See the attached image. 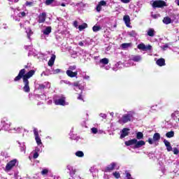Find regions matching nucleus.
<instances>
[{
    "label": "nucleus",
    "mask_w": 179,
    "mask_h": 179,
    "mask_svg": "<svg viewBox=\"0 0 179 179\" xmlns=\"http://www.w3.org/2000/svg\"><path fill=\"white\" fill-rule=\"evenodd\" d=\"M108 62H110V60L107 58H103L101 59L99 61V66L101 68H104V69H106V71H108V69H110V66H106V65H108Z\"/></svg>",
    "instance_id": "nucleus-7"
},
{
    "label": "nucleus",
    "mask_w": 179,
    "mask_h": 179,
    "mask_svg": "<svg viewBox=\"0 0 179 179\" xmlns=\"http://www.w3.org/2000/svg\"><path fill=\"white\" fill-rule=\"evenodd\" d=\"M113 176L115 178H120V177H121V174H120V172L118 171L113 172Z\"/></svg>",
    "instance_id": "nucleus-36"
},
{
    "label": "nucleus",
    "mask_w": 179,
    "mask_h": 179,
    "mask_svg": "<svg viewBox=\"0 0 179 179\" xmlns=\"http://www.w3.org/2000/svg\"><path fill=\"white\" fill-rule=\"evenodd\" d=\"M91 131H92V133L94 134H97L98 132L97 128H95V127L92 128Z\"/></svg>",
    "instance_id": "nucleus-42"
},
{
    "label": "nucleus",
    "mask_w": 179,
    "mask_h": 179,
    "mask_svg": "<svg viewBox=\"0 0 179 179\" xmlns=\"http://www.w3.org/2000/svg\"><path fill=\"white\" fill-rule=\"evenodd\" d=\"M86 27H87V24H83L79 25L78 29L80 31H82V30H84V29H86Z\"/></svg>",
    "instance_id": "nucleus-34"
},
{
    "label": "nucleus",
    "mask_w": 179,
    "mask_h": 179,
    "mask_svg": "<svg viewBox=\"0 0 179 179\" xmlns=\"http://www.w3.org/2000/svg\"><path fill=\"white\" fill-rule=\"evenodd\" d=\"M34 159H37V157H38V152H36L34 153L33 155Z\"/></svg>",
    "instance_id": "nucleus-49"
},
{
    "label": "nucleus",
    "mask_w": 179,
    "mask_h": 179,
    "mask_svg": "<svg viewBox=\"0 0 179 179\" xmlns=\"http://www.w3.org/2000/svg\"><path fill=\"white\" fill-rule=\"evenodd\" d=\"M121 47H122V50H127V48H129L132 47V43H122L121 45Z\"/></svg>",
    "instance_id": "nucleus-22"
},
{
    "label": "nucleus",
    "mask_w": 179,
    "mask_h": 179,
    "mask_svg": "<svg viewBox=\"0 0 179 179\" xmlns=\"http://www.w3.org/2000/svg\"><path fill=\"white\" fill-rule=\"evenodd\" d=\"M34 135L35 136V141L38 146H43V142H41V138L38 135V130L36 128L34 129Z\"/></svg>",
    "instance_id": "nucleus-8"
},
{
    "label": "nucleus",
    "mask_w": 179,
    "mask_h": 179,
    "mask_svg": "<svg viewBox=\"0 0 179 179\" xmlns=\"http://www.w3.org/2000/svg\"><path fill=\"white\" fill-rule=\"evenodd\" d=\"M51 30V27H46L45 29L42 31V33H43L44 36H50Z\"/></svg>",
    "instance_id": "nucleus-20"
},
{
    "label": "nucleus",
    "mask_w": 179,
    "mask_h": 179,
    "mask_svg": "<svg viewBox=\"0 0 179 179\" xmlns=\"http://www.w3.org/2000/svg\"><path fill=\"white\" fill-rule=\"evenodd\" d=\"M67 170H69V175L71 176V177H73V176H75V173H76V169H75V168H73V166H72L71 165H68Z\"/></svg>",
    "instance_id": "nucleus-15"
},
{
    "label": "nucleus",
    "mask_w": 179,
    "mask_h": 179,
    "mask_svg": "<svg viewBox=\"0 0 179 179\" xmlns=\"http://www.w3.org/2000/svg\"><path fill=\"white\" fill-rule=\"evenodd\" d=\"M14 177H15V179L20 178V176H19V175L17 173H15Z\"/></svg>",
    "instance_id": "nucleus-57"
},
{
    "label": "nucleus",
    "mask_w": 179,
    "mask_h": 179,
    "mask_svg": "<svg viewBox=\"0 0 179 179\" xmlns=\"http://www.w3.org/2000/svg\"><path fill=\"white\" fill-rule=\"evenodd\" d=\"M76 69V66L73 65V66H70L69 68V71H71V72L73 71H75Z\"/></svg>",
    "instance_id": "nucleus-41"
},
{
    "label": "nucleus",
    "mask_w": 179,
    "mask_h": 179,
    "mask_svg": "<svg viewBox=\"0 0 179 179\" xmlns=\"http://www.w3.org/2000/svg\"><path fill=\"white\" fill-rule=\"evenodd\" d=\"M134 120V115L129 113L127 114H124L122 117L119 119L118 122L119 124H127V122H129Z\"/></svg>",
    "instance_id": "nucleus-3"
},
{
    "label": "nucleus",
    "mask_w": 179,
    "mask_h": 179,
    "mask_svg": "<svg viewBox=\"0 0 179 179\" xmlns=\"http://www.w3.org/2000/svg\"><path fill=\"white\" fill-rule=\"evenodd\" d=\"M166 149H167L168 152H171V150H173V148L171 147V145H168L166 147Z\"/></svg>",
    "instance_id": "nucleus-50"
},
{
    "label": "nucleus",
    "mask_w": 179,
    "mask_h": 179,
    "mask_svg": "<svg viewBox=\"0 0 179 179\" xmlns=\"http://www.w3.org/2000/svg\"><path fill=\"white\" fill-rule=\"evenodd\" d=\"M76 156H77V157H83V156H85V154L82 151H77L76 152Z\"/></svg>",
    "instance_id": "nucleus-33"
},
{
    "label": "nucleus",
    "mask_w": 179,
    "mask_h": 179,
    "mask_svg": "<svg viewBox=\"0 0 179 179\" xmlns=\"http://www.w3.org/2000/svg\"><path fill=\"white\" fill-rule=\"evenodd\" d=\"M73 26H74V27L78 28V21H74Z\"/></svg>",
    "instance_id": "nucleus-58"
},
{
    "label": "nucleus",
    "mask_w": 179,
    "mask_h": 179,
    "mask_svg": "<svg viewBox=\"0 0 179 179\" xmlns=\"http://www.w3.org/2000/svg\"><path fill=\"white\" fill-rule=\"evenodd\" d=\"M23 82H24V86L23 87V90L26 93H29V92H30V87L29 86V80H23Z\"/></svg>",
    "instance_id": "nucleus-16"
},
{
    "label": "nucleus",
    "mask_w": 179,
    "mask_h": 179,
    "mask_svg": "<svg viewBox=\"0 0 179 179\" xmlns=\"http://www.w3.org/2000/svg\"><path fill=\"white\" fill-rule=\"evenodd\" d=\"M78 72H79V69L76 70L74 72L67 70L66 73L67 76H69V78H76V76H78Z\"/></svg>",
    "instance_id": "nucleus-13"
},
{
    "label": "nucleus",
    "mask_w": 179,
    "mask_h": 179,
    "mask_svg": "<svg viewBox=\"0 0 179 179\" xmlns=\"http://www.w3.org/2000/svg\"><path fill=\"white\" fill-rule=\"evenodd\" d=\"M30 55H33L34 57L37 56V53L36 52V50H30L29 52L28 53V56L30 57Z\"/></svg>",
    "instance_id": "nucleus-37"
},
{
    "label": "nucleus",
    "mask_w": 179,
    "mask_h": 179,
    "mask_svg": "<svg viewBox=\"0 0 179 179\" xmlns=\"http://www.w3.org/2000/svg\"><path fill=\"white\" fill-rule=\"evenodd\" d=\"M53 101L55 104V106H68L69 104L66 101H65V96H62L59 99L54 98Z\"/></svg>",
    "instance_id": "nucleus-6"
},
{
    "label": "nucleus",
    "mask_w": 179,
    "mask_h": 179,
    "mask_svg": "<svg viewBox=\"0 0 179 179\" xmlns=\"http://www.w3.org/2000/svg\"><path fill=\"white\" fill-rule=\"evenodd\" d=\"M166 138H173L174 137V131H171L167 132L166 134Z\"/></svg>",
    "instance_id": "nucleus-29"
},
{
    "label": "nucleus",
    "mask_w": 179,
    "mask_h": 179,
    "mask_svg": "<svg viewBox=\"0 0 179 179\" xmlns=\"http://www.w3.org/2000/svg\"><path fill=\"white\" fill-rule=\"evenodd\" d=\"M137 48H138V50H142L143 51H146V45L143 43L138 44Z\"/></svg>",
    "instance_id": "nucleus-27"
},
{
    "label": "nucleus",
    "mask_w": 179,
    "mask_h": 179,
    "mask_svg": "<svg viewBox=\"0 0 179 179\" xmlns=\"http://www.w3.org/2000/svg\"><path fill=\"white\" fill-rule=\"evenodd\" d=\"M99 117H101V118H104V120H106V118H107V115L105 113H101L99 114Z\"/></svg>",
    "instance_id": "nucleus-47"
},
{
    "label": "nucleus",
    "mask_w": 179,
    "mask_h": 179,
    "mask_svg": "<svg viewBox=\"0 0 179 179\" xmlns=\"http://www.w3.org/2000/svg\"><path fill=\"white\" fill-rule=\"evenodd\" d=\"M148 143H150V145H153V138H149Z\"/></svg>",
    "instance_id": "nucleus-54"
},
{
    "label": "nucleus",
    "mask_w": 179,
    "mask_h": 179,
    "mask_svg": "<svg viewBox=\"0 0 179 179\" xmlns=\"http://www.w3.org/2000/svg\"><path fill=\"white\" fill-rule=\"evenodd\" d=\"M164 145H165V146H166V148H167V146H170V142H169V141H167V140H164Z\"/></svg>",
    "instance_id": "nucleus-44"
},
{
    "label": "nucleus",
    "mask_w": 179,
    "mask_h": 179,
    "mask_svg": "<svg viewBox=\"0 0 179 179\" xmlns=\"http://www.w3.org/2000/svg\"><path fill=\"white\" fill-rule=\"evenodd\" d=\"M123 20L127 26V27H131V17L129 15H127L123 17Z\"/></svg>",
    "instance_id": "nucleus-14"
},
{
    "label": "nucleus",
    "mask_w": 179,
    "mask_h": 179,
    "mask_svg": "<svg viewBox=\"0 0 179 179\" xmlns=\"http://www.w3.org/2000/svg\"><path fill=\"white\" fill-rule=\"evenodd\" d=\"M84 79H85L86 80H89V79H90V77L89 76H85Z\"/></svg>",
    "instance_id": "nucleus-59"
},
{
    "label": "nucleus",
    "mask_w": 179,
    "mask_h": 179,
    "mask_svg": "<svg viewBox=\"0 0 179 179\" xmlns=\"http://www.w3.org/2000/svg\"><path fill=\"white\" fill-rule=\"evenodd\" d=\"M59 72H61V69H57L54 70L53 73H59Z\"/></svg>",
    "instance_id": "nucleus-55"
},
{
    "label": "nucleus",
    "mask_w": 179,
    "mask_h": 179,
    "mask_svg": "<svg viewBox=\"0 0 179 179\" xmlns=\"http://www.w3.org/2000/svg\"><path fill=\"white\" fill-rule=\"evenodd\" d=\"M12 125V123L9 122V120H8V117H3L1 119V129H3L4 131H12V128H10V126Z\"/></svg>",
    "instance_id": "nucleus-4"
},
{
    "label": "nucleus",
    "mask_w": 179,
    "mask_h": 179,
    "mask_svg": "<svg viewBox=\"0 0 179 179\" xmlns=\"http://www.w3.org/2000/svg\"><path fill=\"white\" fill-rule=\"evenodd\" d=\"M147 36H149V37H155V36H156V31H155V29L149 28L147 30Z\"/></svg>",
    "instance_id": "nucleus-17"
},
{
    "label": "nucleus",
    "mask_w": 179,
    "mask_h": 179,
    "mask_svg": "<svg viewBox=\"0 0 179 179\" xmlns=\"http://www.w3.org/2000/svg\"><path fill=\"white\" fill-rule=\"evenodd\" d=\"M150 50H152V45H147L145 46V51H150Z\"/></svg>",
    "instance_id": "nucleus-46"
},
{
    "label": "nucleus",
    "mask_w": 179,
    "mask_h": 179,
    "mask_svg": "<svg viewBox=\"0 0 179 179\" xmlns=\"http://www.w3.org/2000/svg\"><path fill=\"white\" fill-rule=\"evenodd\" d=\"M24 73H26V70L24 69H21L18 76L15 78V82H17V80H20L22 78L23 80H29V79L36 73V71L34 70H31L26 74Z\"/></svg>",
    "instance_id": "nucleus-1"
},
{
    "label": "nucleus",
    "mask_w": 179,
    "mask_h": 179,
    "mask_svg": "<svg viewBox=\"0 0 179 179\" xmlns=\"http://www.w3.org/2000/svg\"><path fill=\"white\" fill-rule=\"evenodd\" d=\"M136 138L140 141V139H143V134L141 131L137 132Z\"/></svg>",
    "instance_id": "nucleus-31"
},
{
    "label": "nucleus",
    "mask_w": 179,
    "mask_h": 179,
    "mask_svg": "<svg viewBox=\"0 0 179 179\" xmlns=\"http://www.w3.org/2000/svg\"><path fill=\"white\" fill-rule=\"evenodd\" d=\"M31 48V45H29V46L25 45V46H24L25 50H27L28 48Z\"/></svg>",
    "instance_id": "nucleus-61"
},
{
    "label": "nucleus",
    "mask_w": 179,
    "mask_h": 179,
    "mask_svg": "<svg viewBox=\"0 0 179 179\" xmlns=\"http://www.w3.org/2000/svg\"><path fill=\"white\" fill-rule=\"evenodd\" d=\"M156 64L159 66H164V65H166V61L164 60V59L161 58L157 60Z\"/></svg>",
    "instance_id": "nucleus-21"
},
{
    "label": "nucleus",
    "mask_w": 179,
    "mask_h": 179,
    "mask_svg": "<svg viewBox=\"0 0 179 179\" xmlns=\"http://www.w3.org/2000/svg\"><path fill=\"white\" fill-rule=\"evenodd\" d=\"M99 5L101 6H106V5H107V2H106L104 0H102L99 3Z\"/></svg>",
    "instance_id": "nucleus-39"
},
{
    "label": "nucleus",
    "mask_w": 179,
    "mask_h": 179,
    "mask_svg": "<svg viewBox=\"0 0 179 179\" xmlns=\"http://www.w3.org/2000/svg\"><path fill=\"white\" fill-rule=\"evenodd\" d=\"M101 29V27L99 26V25H94L92 27V30L94 33L97 32V31H100V30Z\"/></svg>",
    "instance_id": "nucleus-28"
},
{
    "label": "nucleus",
    "mask_w": 179,
    "mask_h": 179,
    "mask_svg": "<svg viewBox=\"0 0 179 179\" xmlns=\"http://www.w3.org/2000/svg\"><path fill=\"white\" fill-rule=\"evenodd\" d=\"M26 33L27 34V38H29V41H31L30 36H31V34H33V31H31V29L27 28L26 29Z\"/></svg>",
    "instance_id": "nucleus-26"
},
{
    "label": "nucleus",
    "mask_w": 179,
    "mask_h": 179,
    "mask_svg": "<svg viewBox=\"0 0 179 179\" xmlns=\"http://www.w3.org/2000/svg\"><path fill=\"white\" fill-rule=\"evenodd\" d=\"M25 6H29V8L31 6H34V1H26Z\"/></svg>",
    "instance_id": "nucleus-35"
},
{
    "label": "nucleus",
    "mask_w": 179,
    "mask_h": 179,
    "mask_svg": "<svg viewBox=\"0 0 179 179\" xmlns=\"http://www.w3.org/2000/svg\"><path fill=\"white\" fill-rule=\"evenodd\" d=\"M176 3L177 4L178 6H179V0H176Z\"/></svg>",
    "instance_id": "nucleus-63"
},
{
    "label": "nucleus",
    "mask_w": 179,
    "mask_h": 179,
    "mask_svg": "<svg viewBox=\"0 0 179 179\" xmlns=\"http://www.w3.org/2000/svg\"><path fill=\"white\" fill-rule=\"evenodd\" d=\"M129 36H130V37H136L137 34L135 31H131L129 32Z\"/></svg>",
    "instance_id": "nucleus-38"
},
{
    "label": "nucleus",
    "mask_w": 179,
    "mask_h": 179,
    "mask_svg": "<svg viewBox=\"0 0 179 179\" xmlns=\"http://www.w3.org/2000/svg\"><path fill=\"white\" fill-rule=\"evenodd\" d=\"M157 15H152V17H154V19H157Z\"/></svg>",
    "instance_id": "nucleus-64"
},
{
    "label": "nucleus",
    "mask_w": 179,
    "mask_h": 179,
    "mask_svg": "<svg viewBox=\"0 0 179 179\" xmlns=\"http://www.w3.org/2000/svg\"><path fill=\"white\" fill-rule=\"evenodd\" d=\"M55 58H57L55 55H51V57H50V60L48 62V65L49 66H52V65H54V62H55Z\"/></svg>",
    "instance_id": "nucleus-19"
},
{
    "label": "nucleus",
    "mask_w": 179,
    "mask_h": 179,
    "mask_svg": "<svg viewBox=\"0 0 179 179\" xmlns=\"http://www.w3.org/2000/svg\"><path fill=\"white\" fill-rule=\"evenodd\" d=\"M54 2V0H46L45 1V4L46 5H51V3Z\"/></svg>",
    "instance_id": "nucleus-45"
},
{
    "label": "nucleus",
    "mask_w": 179,
    "mask_h": 179,
    "mask_svg": "<svg viewBox=\"0 0 179 179\" xmlns=\"http://www.w3.org/2000/svg\"><path fill=\"white\" fill-rule=\"evenodd\" d=\"M129 129L127 128H124L122 130V134L120 135V138L122 139L124 138H125V136H128V135L129 134Z\"/></svg>",
    "instance_id": "nucleus-18"
},
{
    "label": "nucleus",
    "mask_w": 179,
    "mask_h": 179,
    "mask_svg": "<svg viewBox=\"0 0 179 179\" xmlns=\"http://www.w3.org/2000/svg\"><path fill=\"white\" fill-rule=\"evenodd\" d=\"M78 100H83V98L82 97V94H80L78 97Z\"/></svg>",
    "instance_id": "nucleus-60"
},
{
    "label": "nucleus",
    "mask_w": 179,
    "mask_h": 179,
    "mask_svg": "<svg viewBox=\"0 0 179 179\" xmlns=\"http://www.w3.org/2000/svg\"><path fill=\"white\" fill-rule=\"evenodd\" d=\"M142 57L141 55H134L131 57V59L129 61L124 64V66H132L134 65V62L132 61H134L135 62H139V61H141Z\"/></svg>",
    "instance_id": "nucleus-5"
},
{
    "label": "nucleus",
    "mask_w": 179,
    "mask_h": 179,
    "mask_svg": "<svg viewBox=\"0 0 179 179\" xmlns=\"http://www.w3.org/2000/svg\"><path fill=\"white\" fill-rule=\"evenodd\" d=\"M44 148V145L43 146H37L35 148V152H38V153H41V152H43V148Z\"/></svg>",
    "instance_id": "nucleus-30"
},
{
    "label": "nucleus",
    "mask_w": 179,
    "mask_h": 179,
    "mask_svg": "<svg viewBox=\"0 0 179 179\" xmlns=\"http://www.w3.org/2000/svg\"><path fill=\"white\" fill-rule=\"evenodd\" d=\"M118 169H120V166H117V163L113 162L105 169L104 171L105 173H108L113 171V170H118Z\"/></svg>",
    "instance_id": "nucleus-9"
},
{
    "label": "nucleus",
    "mask_w": 179,
    "mask_h": 179,
    "mask_svg": "<svg viewBox=\"0 0 179 179\" xmlns=\"http://www.w3.org/2000/svg\"><path fill=\"white\" fill-rule=\"evenodd\" d=\"M64 83H66V85H71V82L69 81H64Z\"/></svg>",
    "instance_id": "nucleus-62"
},
{
    "label": "nucleus",
    "mask_w": 179,
    "mask_h": 179,
    "mask_svg": "<svg viewBox=\"0 0 179 179\" xmlns=\"http://www.w3.org/2000/svg\"><path fill=\"white\" fill-rule=\"evenodd\" d=\"M49 172H50V170L48 169H43L41 171V174L42 176H47V174H48Z\"/></svg>",
    "instance_id": "nucleus-32"
},
{
    "label": "nucleus",
    "mask_w": 179,
    "mask_h": 179,
    "mask_svg": "<svg viewBox=\"0 0 179 179\" xmlns=\"http://www.w3.org/2000/svg\"><path fill=\"white\" fill-rule=\"evenodd\" d=\"M173 153H174V155H178V153H179L178 149V148H174L173 149Z\"/></svg>",
    "instance_id": "nucleus-53"
},
{
    "label": "nucleus",
    "mask_w": 179,
    "mask_h": 179,
    "mask_svg": "<svg viewBox=\"0 0 179 179\" xmlns=\"http://www.w3.org/2000/svg\"><path fill=\"white\" fill-rule=\"evenodd\" d=\"M85 41H80L78 43V45H80V47H83L85 45Z\"/></svg>",
    "instance_id": "nucleus-51"
},
{
    "label": "nucleus",
    "mask_w": 179,
    "mask_h": 179,
    "mask_svg": "<svg viewBox=\"0 0 179 179\" xmlns=\"http://www.w3.org/2000/svg\"><path fill=\"white\" fill-rule=\"evenodd\" d=\"M122 3H129L131 2V0H120Z\"/></svg>",
    "instance_id": "nucleus-52"
},
{
    "label": "nucleus",
    "mask_w": 179,
    "mask_h": 179,
    "mask_svg": "<svg viewBox=\"0 0 179 179\" xmlns=\"http://www.w3.org/2000/svg\"><path fill=\"white\" fill-rule=\"evenodd\" d=\"M19 17H24L26 16V13L22 12L18 14Z\"/></svg>",
    "instance_id": "nucleus-43"
},
{
    "label": "nucleus",
    "mask_w": 179,
    "mask_h": 179,
    "mask_svg": "<svg viewBox=\"0 0 179 179\" xmlns=\"http://www.w3.org/2000/svg\"><path fill=\"white\" fill-rule=\"evenodd\" d=\"M45 85H42L43 89H44V87H48V88L50 87V83H45Z\"/></svg>",
    "instance_id": "nucleus-56"
},
{
    "label": "nucleus",
    "mask_w": 179,
    "mask_h": 179,
    "mask_svg": "<svg viewBox=\"0 0 179 179\" xmlns=\"http://www.w3.org/2000/svg\"><path fill=\"white\" fill-rule=\"evenodd\" d=\"M131 145H134V149H139V148H142V146H145V143L143 141H138L136 138H133L128 141H125L126 146H131Z\"/></svg>",
    "instance_id": "nucleus-2"
},
{
    "label": "nucleus",
    "mask_w": 179,
    "mask_h": 179,
    "mask_svg": "<svg viewBox=\"0 0 179 179\" xmlns=\"http://www.w3.org/2000/svg\"><path fill=\"white\" fill-rule=\"evenodd\" d=\"M16 163H17V159H13L10 161L6 166V171H10L11 169H13L15 166H16Z\"/></svg>",
    "instance_id": "nucleus-10"
},
{
    "label": "nucleus",
    "mask_w": 179,
    "mask_h": 179,
    "mask_svg": "<svg viewBox=\"0 0 179 179\" xmlns=\"http://www.w3.org/2000/svg\"><path fill=\"white\" fill-rule=\"evenodd\" d=\"M47 17V14L45 13H42L39 14L38 22V23H44L45 22V19Z\"/></svg>",
    "instance_id": "nucleus-12"
},
{
    "label": "nucleus",
    "mask_w": 179,
    "mask_h": 179,
    "mask_svg": "<svg viewBox=\"0 0 179 179\" xmlns=\"http://www.w3.org/2000/svg\"><path fill=\"white\" fill-rule=\"evenodd\" d=\"M73 86L75 87H74V90L76 91H78V89H79L80 90H82L83 87H80V84H79V82H76L73 83Z\"/></svg>",
    "instance_id": "nucleus-24"
},
{
    "label": "nucleus",
    "mask_w": 179,
    "mask_h": 179,
    "mask_svg": "<svg viewBox=\"0 0 179 179\" xmlns=\"http://www.w3.org/2000/svg\"><path fill=\"white\" fill-rule=\"evenodd\" d=\"M163 6H166V1H155L152 3L153 8H163Z\"/></svg>",
    "instance_id": "nucleus-11"
},
{
    "label": "nucleus",
    "mask_w": 179,
    "mask_h": 179,
    "mask_svg": "<svg viewBox=\"0 0 179 179\" xmlns=\"http://www.w3.org/2000/svg\"><path fill=\"white\" fill-rule=\"evenodd\" d=\"M163 23H164V24H170V23H171V18L169 17H165L163 19Z\"/></svg>",
    "instance_id": "nucleus-23"
},
{
    "label": "nucleus",
    "mask_w": 179,
    "mask_h": 179,
    "mask_svg": "<svg viewBox=\"0 0 179 179\" xmlns=\"http://www.w3.org/2000/svg\"><path fill=\"white\" fill-rule=\"evenodd\" d=\"M12 131H14L15 132H20V131H22V128L20 127H14L13 129H12Z\"/></svg>",
    "instance_id": "nucleus-40"
},
{
    "label": "nucleus",
    "mask_w": 179,
    "mask_h": 179,
    "mask_svg": "<svg viewBox=\"0 0 179 179\" xmlns=\"http://www.w3.org/2000/svg\"><path fill=\"white\" fill-rule=\"evenodd\" d=\"M101 6L100 4H98L96 6V11L100 12L101 10Z\"/></svg>",
    "instance_id": "nucleus-48"
},
{
    "label": "nucleus",
    "mask_w": 179,
    "mask_h": 179,
    "mask_svg": "<svg viewBox=\"0 0 179 179\" xmlns=\"http://www.w3.org/2000/svg\"><path fill=\"white\" fill-rule=\"evenodd\" d=\"M153 141H154V142H156L157 141H160V134L155 133L153 136Z\"/></svg>",
    "instance_id": "nucleus-25"
}]
</instances>
